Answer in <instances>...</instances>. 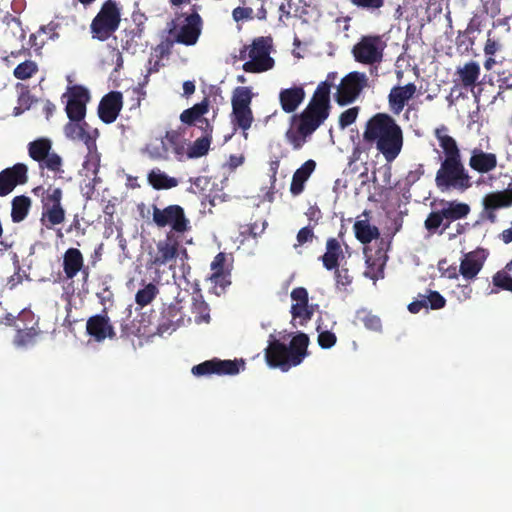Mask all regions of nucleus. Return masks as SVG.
<instances>
[{
	"mask_svg": "<svg viewBox=\"0 0 512 512\" xmlns=\"http://www.w3.org/2000/svg\"><path fill=\"white\" fill-rule=\"evenodd\" d=\"M252 99L253 93L250 87L238 86L232 94V108H251Z\"/></svg>",
	"mask_w": 512,
	"mask_h": 512,
	"instance_id": "nucleus-40",
	"label": "nucleus"
},
{
	"mask_svg": "<svg viewBox=\"0 0 512 512\" xmlns=\"http://www.w3.org/2000/svg\"><path fill=\"white\" fill-rule=\"evenodd\" d=\"M229 277L230 274L228 272H213L210 276V280L215 286L225 289L231 283Z\"/></svg>",
	"mask_w": 512,
	"mask_h": 512,
	"instance_id": "nucleus-59",
	"label": "nucleus"
},
{
	"mask_svg": "<svg viewBox=\"0 0 512 512\" xmlns=\"http://www.w3.org/2000/svg\"><path fill=\"white\" fill-rule=\"evenodd\" d=\"M331 87L332 83L328 80L320 82L305 109L291 116V126L286 130L284 136L293 150L302 149L308 138L329 117Z\"/></svg>",
	"mask_w": 512,
	"mask_h": 512,
	"instance_id": "nucleus-1",
	"label": "nucleus"
},
{
	"mask_svg": "<svg viewBox=\"0 0 512 512\" xmlns=\"http://www.w3.org/2000/svg\"><path fill=\"white\" fill-rule=\"evenodd\" d=\"M475 43V39L469 37L466 32L459 31L456 37V46L462 53L469 52Z\"/></svg>",
	"mask_w": 512,
	"mask_h": 512,
	"instance_id": "nucleus-49",
	"label": "nucleus"
},
{
	"mask_svg": "<svg viewBox=\"0 0 512 512\" xmlns=\"http://www.w3.org/2000/svg\"><path fill=\"white\" fill-rule=\"evenodd\" d=\"M485 262V256L483 251L475 250L464 255L460 267L459 273L462 277L471 281L476 278L478 273L481 271Z\"/></svg>",
	"mask_w": 512,
	"mask_h": 512,
	"instance_id": "nucleus-27",
	"label": "nucleus"
},
{
	"mask_svg": "<svg viewBox=\"0 0 512 512\" xmlns=\"http://www.w3.org/2000/svg\"><path fill=\"white\" fill-rule=\"evenodd\" d=\"M225 262H226V256L224 253L220 252L218 253L212 263H211V270L213 272H226L225 269H224V266H225Z\"/></svg>",
	"mask_w": 512,
	"mask_h": 512,
	"instance_id": "nucleus-63",
	"label": "nucleus"
},
{
	"mask_svg": "<svg viewBox=\"0 0 512 512\" xmlns=\"http://www.w3.org/2000/svg\"><path fill=\"white\" fill-rule=\"evenodd\" d=\"M344 253L340 242L334 238H328L326 241V251L320 257L323 266L331 271L339 267L340 260L344 259Z\"/></svg>",
	"mask_w": 512,
	"mask_h": 512,
	"instance_id": "nucleus-30",
	"label": "nucleus"
},
{
	"mask_svg": "<svg viewBox=\"0 0 512 512\" xmlns=\"http://www.w3.org/2000/svg\"><path fill=\"white\" fill-rule=\"evenodd\" d=\"M202 30L201 16L194 12L185 18V24L177 32L174 41L186 46H193L197 43Z\"/></svg>",
	"mask_w": 512,
	"mask_h": 512,
	"instance_id": "nucleus-21",
	"label": "nucleus"
},
{
	"mask_svg": "<svg viewBox=\"0 0 512 512\" xmlns=\"http://www.w3.org/2000/svg\"><path fill=\"white\" fill-rule=\"evenodd\" d=\"M143 152L152 160H168L173 155L181 161L185 156V140L178 131L170 130L158 144H147Z\"/></svg>",
	"mask_w": 512,
	"mask_h": 512,
	"instance_id": "nucleus-9",
	"label": "nucleus"
},
{
	"mask_svg": "<svg viewBox=\"0 0 512 512\" xmlns=\"http://www.w3.org/2000/svg\"><path fill=\"white\" fill-rule=\"evenodd\" d=\"M484 209L488 213V219L495 222V210L508 208L512 206V189L508 188L502 191L487 194L483 200Z\"/></svg>",
	"mask_w": 512,
	"mask_h": 512,
	"instance_id": "nucleus-26",
	"label": "nucleus"
},
{
	"mask_svg": "<svg viewBox=\"0 0 512 512\" xmlns=\"http://www.w3.org/2000/svg\"><path fill=\"white\" fill-rule=\"evenodd\" d=\"M96 296L102 305H105L106 302H110L113 299V293L108 286H105L101 291L97 292Z\"/></svg>",
	"mask_w": 512,
	"mask_h": 512,
	"instance_id": "nucleus-64",
	"label": "nucleus"
},
{
	"mask_svg": "<svg viewBox=\"0 0 512 512\" xmlns=\"http://www.w3.org/2000/svg\"><path fill=\"white\" fill-rule=\"evenodd\" d=\"M498 159L495 153L483 151L481 148L471 150L469 167L483 175L492 172L497 167Z\"/></svg>",
	"mask_w": 512,
	"mask_h": 512,
	"instance_id": "nucleus-24",
	"label": "nucleus"
},
{
	"mask_svg": "<svg viewBox=\"0 0 512 512\" xmlns=\"http://www.w3.org/2000/svg\"><path fill=\"white\" fill-rule=\"evenodd\" d=\"M447 132L448 128L445 125L436 128L434 132L444 154L436 172L435 184L441 192L451 190L464 192L472 187L471 176L462 162L461 151L456 140Z\"/></svg>",
	"mask_w": 512,
	"mask_h": 512,
	"instance_id": "nucleus-2",
	"label": "nucleus"
},
{
	"mask_svg": "<svg viewBox=\"0 0 512 512\" xmlns=\"http://www.w3.org/2000/svg\"><path fill=\"white\" fill-rule=\"evenodd\" d=\"M149 184L156 190L171 189L178 185V180L168 176L159 169L151 170L148 174Z\"/></svg>",
	"mask_w": 512,
	"mask_h": 512,
	"instance_id": "nucleus-37",
	"label": "nucleus"
},
{
	"mask_svg": "<svg viewBox=\"0 0 512 512\" xmlns=\"http://www.w3.org/2000/svg\"><path fill=\"white\" fill-rule=\"evenodd\" d=\"M134 26L126 28L121 37V47L130 54H135L142 47V36L144 32L145 16L142 13H133Z\"/></svg>",
	"mask_w": 512,
	"mask_h": 512,
	"instance_id": "nucleus-19",
	"label": "nucleus"
},
{
	"mask_svg": "<svg viewBox=\"0 0 512 512\" xmlns=\"http://www.w3.org/2000/svg\"><path fill=\"white\" fill-rule=\"evenodd\" d=\"M158 293V287L153 283H148L144 288L137 291L135 302L140 307H145L155 299Z\"/></svg>",
	"mask_w": 512,
	"mask_h": 512,
	"instance_id": "nucleus-43",
	"label": "nucleus"
},
{
	"mask_svg": "<svg viewBox=\"0 0 512 512\" xmlns=\"http://www.w3.org/2000/svg\"><path fill=\"white\" fill-rule=\"evenodd\" d=\"M309 337L299 332L290 340L289 345L269 335L268 345L264 350V357L270 368H278L282 372L300 365L308 355Z\"/></svg>",
	"mask_w": 512,
	"mask_h": 512,
	"instance_id": "nucleus-4",
	"label": "nucleus"
},
{
	"mask_svg": "<svg viewBox=\"0 0 512 512\" xmlns=\"http://www.w3.org/2000/svg\"><path fill=\"white\" fill-rule=\"evenodd\" d=\"M31 200L25 195L16 196L12 200L11 218L15 223L23 221L30 209Z\"/></svg>",
	"mask_w": 512,
	"mask_h": 512,
	"instance_id": "nucleus-39",
	"label": "nucleus"
},
{
	"mask_svg": "<svg viewBox=\"0 0 512 512\" xmlns=\"http://www.w3.org/2000/svg\"><path fill=\"white\" fill-rule=\"evenodd\" d=\"M444 217L441 214V210L432 211L424 222L425 228L429 232H436L437 229L442 225L444 227Z\"/></svg>",
	"mask_w": 512,
	"mask_h": 512,
	"instance_id": "nucleus-48",
	"label": "nucleus"
},
{
	"mask_svg": "<svg viewBox=\"0 0 512 512\" xmlns=\"http://www.w3.org/2000/svg\"><path fill=\"white\" fill-rule=\"evenodd\" d=\"M40 192L42 193L43 209L40 221L47 229H52L65 220V210L61 204L63 192L61 188L51 185L46 190L42 186L33 189L35 195H39Z\"/></svg>",
	"mask_w": 512,
	"mask_h": 512,
	"instance_id": "nucleus-6",
	"label": "nucleus"
},
{
	"mask_svg": "<svg viewBox=\"0 0 512 512\" xmlns=\"http://www.w3.org/2000/svg\"><path fill=\"white\" fill-rule=\"evenodd\" d=\"M498 96L502 94L504 90L512 89V71H499L498 72Z\"/></svg>",
	"mask_w": 512,
	"mask_h": 512,
	"instance_id": "nucleus-54",
	"label": "nucleus"
},
{
	"mask_svg": "<svg viewBox=\"0 0 512 512\" xmlns=\"http://www.w3.org/2000/svg\"><path fill=\"white\" fill-rule=\"evenodd\" d=\"M358 318L367 329L375 332L381 331L382 323L381 319L377 315L363 311L358 315Z\"/></svg>",
	"mask_w": 512,
	"mask_h": 512,
	"instance_id": "nucleus-47",
	"label": "nucleus"
},
{
	"mask_svg": "<svg viewBox=\"0 0 512 512\" xmlns=\"http://www.w3.org/2000/svg\"><path fill=\"white\" fill-rule=\"evenodd\" d=\"M315 168L316 162L312 159H309L294 172L290 185V192L294 196L303 192L305 182L309 179Z\"/></svg>",
	"mask_w": 512,
	"mask_h": 512,
	"instance_id": "nucleus-31",
	"label": "nucleus"
},
{
	"mask_svg": "<svg viewBox=\"0 0 512 512\" xmlns=\"http://www.w3.org/2000/svg\"><path fill=\"white\" fill-rule=\"evenodd\" d=\"M28 155L38 162L41 173L45 169L57 173H63V160L59 154L52 151V141L49 138L41 137L31 141L28 146Z\"/></svg>",
	"mask_w": 512,
	"mask_h": 512,
	"instance_id": "nucleus-10",
	"label": "nucleus"
},
{
	"mask_svg": "<svg viewBox=\"0 0 512 512\" xmlns=\"http://www.w3.org/2000/svg\"><path fill=\"white\" fill-rule=\"evenodd\" d=\"M273 49V39L270 36L254 38L249 45V61L243 64V70L247 73H262L271 70L275 61L270 56Z\"/></svg>",
	"mask_w": 512,
	"mask_h": 512,
	"instance_id": "nucleus-7",
	"label": "nucleus"
},
{
	"mask_svg": "<svg viewBox=\"0 0 512 512\" xmlns=\"http://www.w3.org/2000/svg\"><path fill=\"white\" fill-rule=\"evenodd\" d=\"M203 135L197 138L187 149L185 154L188 158H200L206 155L210 149L212 142V133L209 131H202Z\"/></svg>",
	"mask_w": 512,
	"mask_h": 512,
	"instance_id": "nucleus-36",
	"label": "nucleus"
},
{
	"mask_svg": "<svg viewBox=\"0 0 512 512\" xmlns=\"http://www.w3.org/2000/svg\"><path fill=\"white\" fill-rule=\"evenodd\" d=\"M291 314L293 318H301L305 321H308L313 316V311L309 309L308 304L307 305H301V304H293L291 307Z\"/></svg>",
	"mask_w": 512,
	"mask_h": 512,
	"instance_id": "nucleus-52",
	"label": "nucleus"
},
{
	"mask_svg": "<svg viewBox=\"0 0 512 512\" xmlns=\"http://www.w3.org/2000/svg\"><path fill=\"white\" fill-rule=\"evenodd\" d=\"M452 293L459 302H465L471 299L473 289L469 283L458 284Z\"/></svg>",
	"mask_w": 512,
	"mask_h": 512,
	"instance_id": "nucleus-51",
	"label": "nucleus"
},
{
	"mask_svg": "<svg viewBox=\"0 0 512 512\" xmlns=\"http://www.w3.org/2000/svg\"><path fill=\"white\" fill-rule=\"evenodd\" d=\"M446 305V299L438 292L427 289L424 294H419L418 298L408 305V310L413 313H419L423 308L439 310Z\"/></svg>",
	"mask_w": 512,
	"mask_h": 512,
	"instance_id": "nucleus-25",
	"label": "nucleus"
},
{
	"mask_svg": "<svg viewBox=\"0 0 512 512\" xmlns=\"http://www.w3.org/2000/svg\"><path fill=\"white\" fill-rule=\"evenodd\" d=\"M86 333L95 342L101 343L106 339L116 338V331L108 316L106 308L100 314H95L87 319Z\"/></svg>",
	"mask_w": 512,
	"mask_h": 512,
	"instance_id": "nucleus-14",
	"label": "nucleus"
},
{
	"mask_svg": "<svg viewBox=\"0 0 512 512\" xmlns=\"http://www.w3.org/2000/svg\"><path fill=\"white\" fill-rule=\"evenodd\" d=\"M354 6L366 9V10H377L383 7L384 0H349Z\"/></svg>",
	"mask_w": 512,
	"mask_h": 512,
	"instance_id": "nucleus-57",
	"label": "nucleus"
},
{
	"mask_svg": "<svg viewBox=\"0 0 512 512\" xmlns=\"http://www.w3.org/2000/svg\"><path fill=\"white\" fill-rule=\"evenodd\" d=\"M365 262L367 268L364 272L365 277L371 280H378L384 277V267L386 264V256L379 249L376 251L375 257L368 255L367 250L364 251Z\"/></svg>",
	"mask_w": 512,
	"mask_h": 512,
	"instance_id": "nucleus-32",
	"label": "nucleus"
},
{
	"mask_svg": "<svg viewBox=\"0 0 512 512\" xmlns=\"http://www.w3.org/2000/svg\"><path fill=\"white\" fill-rule=\"evenodd\" d=\"M180 240L174 233H167L165 238L156 243V249L150 252L149 266L159 269L162 266L172 267L179 254Z\"/></svg>",
	"mask_w": 512,
	"mask_h": 512,
	"instance_id": "nucleus-12",
	"label": "nucleus"
},
{
	"mask_svg": "<svg viewBox=\"0 0 512 512\" xmlns=\"http://www.w3.org/2000/svg\"><path fill=\"white\" fill-rule=\"evenodd\" d=\"M153 222L159 228L169 227L168 233H174L179 238L191 230L190 220L186 217L184 209L177 204L159 208L153 205Z\"/></svg>",
	"mask_w": 512,
	"mask_h": 512,
	"instance_id": "nucleus-8",
	"label": "nucleus"
},
{
	"mask_svg": "<svg viewBox=\"0 0 512 512\" xmlns=\"http://www.w3.org/2000/svg\"><path fill=\"white\" fill-rule=\"evenodd\" d=\"M353 228L356 238L362 244L370 243L373 239L378 238L380 234L378 228L370 225L366 220L356 221Z\"/></svg>",
	"mask_w": 512,
	"mask_h": 512,
	"instance_id": "nucleus-38",
	"label": "nucleus"
},
{
	"mask_svg": "<svg viewBox=\"0 0 512 512\" xmlns=\"http://www.w3.org/2000/svg\"><path fill=\"white\" fill-rule=\"evenodd\" d=\"M123 106V96L119 91H111L100 100L98 116L106 124L113 123Z\"/></svg>",
	"mask_w": 512,
	"mask_h": 512,
	"instance_id": "nucleus-22",
	"label": "nucleus"
},
{
	"mask_svg": "<svg viewBox=\"0 0 512 512\" xmlns=\"http://www.w3.org/2000/svg\"><path fill=\"white\" fill-rule=\"evenodd\" d=\"M174 39L166 38L165 40L161 41L155 48L154 52L156 56L161 59L165 56H168L171 53V50L173 48Z\"/></svg>",
	"mask_w": 512,
	"mask_h": 512,
	"instance_id": "nucleus-56",
	"label": "nucleus"
},
{
	"mask_svg": "<svg viewBox=\"0 0 512 512\" xmlns=\"http://www.w3.org/2000/svg\"><path fill=\"white\" fill-rule=\"evenodd\" d=\"M494 286L512 292V259L493 276Z\"/></svg>",
	"mask_w": 512,
	"mask_h": 512,
	"instance_id": "nucleus-41",
	"label": "nucleus"
},
{
	"mask_svg": "<svg viewBox=\"0 0 512 512\" xmlns=\"http://www.w3.org/2000/svg\"><path fill=\"white\" fill-rule=\"evenodd\" d=\"M63 271L66 279H74L81 273L82 280L86 283L89 279V267L84 264L82 252L77 248H68L63 255Z\"/></svg>",
	"mask_w": 512,
	"mask_h": 512,
	"instance_id": "nucleus-20",
	"label": "nucleus"
},
{
	"mask_svg": "<svg viewBox=\"0 0 512 512\" xmlns=\"http://www.w3.org/2000/svg\"><path fill=\"white\" fill-rule=\"evenodd\" d=\"M291 298L296 302L295 304H308V292L304 287L294 288L291 292Z\"/></svg>",
	"mask_w": 512,
	"mask_h": 512,
	"instance_id": "nucleus-61",
	"label": "nucleus"
},
{
	"mask_svg": "<svg viewBox=\"0 0 512 512\" xmlns=\"http://www.w3.org/2000/svg\"><path fill=\"white\" fill-rule=\"evenodd\" d=\"M416 85L408 83L404 86H394L388 95V104L390 111L394 115H399L406 103L412 99L416 93Z\"/></svg>",
	"mask_w": 512,
	"mask_h": 512,
	"instance_id": "nucleus-23",
	"label": "nucleus"
},
{
	"mask_svg": "<svg viewBox=\"0 0 512 512\" xmlns=\"http://www.w3.org/2000/svg\"><path fill=\"white\" fill-rule=\"evenodd\" d=\"M386 42L381 35H365L353 46L352 54L356 62L365 65L379 64L383 60Z\"/></svg>",
	"mask_w": 512,
	"mask_h": 512,
	"instance_id": "nucleus-11",
	"label": "nucleus"
},
{
	"mask_svg": "<svg viewBox=\"0 0 512 512\" xmlns=\"http://www.w3.org/2000/svg\"><path fill=\"white\" fill-rule=\"evenodd\" d=\"M121 11L115 0H106L90 24L92 38L108 40L119 28Z\"/></svg>",
	"mask_w": 512,
	"mask_h": 512,
	"instance_id": "nucleus-5",
	"label": "nucleus"
},
{
	"mask_svg": "<svg viewBox=\"0 0 512 512\" xmlns=\"http://www.w3.org/2000/svg\"><path fill=\"white\" fill-rule=\"evenodd\" d=\"M232 17L234 21H244L253 19V9L250 7H236L232 11Z\"/></svg>",
	"mask_w": 512,
	"mask_h": 512,
	"instance_id": "nucleus-58",
	"label": "nucleus"
},
{
	"mask_svg": "<svg viewBox=\"0 0 512 512\" xmlns=\"http://www.w3.org/2000/svg\"><path fill=\"white\" fill-rule=\"evenodd\" d=\"M210 309L201 294L193 296L192 313L197 323H208L210 321Z\"/></svg>",
	"mask_w": 512,
	"mask_h": 512,
	"instance_id": "nucleus-42",
	"label": "nucleus"
},
{
	"mask_svg": "<svg viewBox=\"0 0 512 512\" xmlns=\"http://www.w3.org/2000/svg\"><path fill=\"white\" fill-rule=\"evenodd\" d=\"M363 141L392 163L400 155L404 145V134L401 126L388 113L378 112L370 117L364 126Z\"/></svg>",
	"mask_w": 512,
	"mask_h": 512,
	"instance_id": "nucleus-3",
	"label": "nucleus"
},
{
	"mask_svg": "<svg viewBox=\"0 0 512 512\" xmlns=\"http://www.w3.org/2000/svg\"><path fill=\"white\" fill-rule=\"evenodd\" d=\"M266 227L267 221L265 219H256L254 222L242 225L240 227V235L243 238H256L265 231Z\"/></svg>",
	"mask_w": 512,
	"mask_h": 512,
	"instance_id": "nucleus-44",
	"label": "nucleus"
},
{
	"mask_svg": "<svg viewBox=\"0 0 512 512\" xmlns=\"http://www.w3.org/2000/svg\"><path fill=\"white\" fill-rule=\"evenodd\" d=\"M440 205L442 206L441 214L445 220L442 231H445L452 222L466 218L471 211L468 204L456 200H441Z\"/></svg>",
	"mask_w": 512,
	"mask_h": 512,
	"instance_id": "nucleus-29",
	"label": "nucleus"
},
{
	"mask_svg": "<svg viewBox=\"0 0 512 512\" xmlns=\"http://www.w3.org/2000/svg\"><path fill=\"white\" fill-rule=\"evenodd\" d=\"M240 371L237 360H221L213 358L192 367V374L196 377L216 375H236Z\"/></svg>",
	"mask_w": 512,
	"mask_h": 512,
	"instance_id": "nucleus-16",
	"label": "nucleus"
},
{
	"mask_svg": "<svg viewBox=\"0 0 512 512\" xmlns=\"http://www.w3.org/2000/svg\"><path fill=\"white\" fill-rule=\"evenodd\" d=\"M480 72L481 69L479 64L475 61H470L464 64L463 67H459L457 69L456 75L458 76V79L464 88L472 89L478 82Z\"/></svg>",
	"mask_w": 512,
	"mask_h": 512,
	"instance_id": "nucleus-34",
	"label": "nucleus"
},
{
	"mask_svg": "<svg viewBox=\"0 0 512 512\" xmlns=\"http://www.w3.org/2000/svg\"><path fill=\"white\" fill-rule=\"evenodd\" d=\"M210 100L205 97L201 102L185 109L180 114V121L188 126H195L201 131L213 132V125L205 115L209 112Z\"/></svg>",
	"mask_w": 512,
	"mask_h": 512,
	"instance_id": "nucleus-17",
	"label": "nucleus"
},
{
	"mask_svg": "<svg viewBox=\"0 0 512 512\" xmlns=\"http://www.w3.org/2000/svg\"><path fill=\"white\" fill-rule=\"evenodd\" d=\"M334 274L337 284L347 286L352 283V277L349 275V271L347 268L339 269L338 267L334 269Z\"/></svg>",
	"mask_w": 512,
	"mask_h": 512,
	"instance_id": "nucleus-62",
	"label": "nucleus"
},
{
	"mask_svg": "<svg viewBox=\"0 0 512 512\" xmlns=\"http://www.w3.org/2000/svg\"><path fill=\"white\" fill-rule=\"evenodd\" d=\"M39 331L35 327L19 329L15 335L14 343L18 347H25L34 344Z\"/></svg>",
	"mask_w": 512,
	"mask_h": 512,
	"instance_id": "nucleus-46",
	"label": "nucleus"
},
{
	"mask_svg": "<svg viewBox=\"0 0 512 512\" xmlns=\"http://www.w3.org/2000/svg\"><path fill=\"white\" fill-rule=\"evenodd\" d=\"M315 237L313 228L310 226H305L301 228L296 236L297 243L294 245V248L302 246L308 242H312Z\"/></svg>",
	"mask_w": 512,
	"mask_h": 512,
	"instance_id": "nucleus-53",
	"label": "nucleus"
},
{
	"mask_svg": "<svg viewBox=\"0 0 512 512\" xmlns=\"http://www.w3.org/2000/svg\"><path fill=\"white\" fill-rule=\"evenodd\" d=\"M28 168L23 163H16L12 167L0 172V197L10 194L16 186L28 181Z\"/></svg>",
	"mask_w": 512,
	"mask_h": 512,
	"instance_id": "nucleus-18",
	"label": "nucleus"
},
{
	"mask_svg": "<svg viewBox=\"0 0 512 512\" xmlns=\"http://www.w3.org/2000/svg\"><path fill=\"white\" fill-rule=\"evenodd\" d=\"M337 337L331 331H321L318 335V344L323 349H329L336 344Z\"/></svg>",
	"mask_w": 512,
	"mask_h": 512,
	"instance_id": "nucleus-55",
	"label": "nucleus"
},
{
	"mask_svg": "<svg viewBox=\"0 0 512 512\" xmlns=\"http://www.w3.org/2000/svg\"><path fill=\"white\" fill-rule=\"evenodd\" d=\"M231 124L233 130L241 129L244 137H247V130H249L254 121V116L251 108H232L230 114Z\"/></svg>",
	"mask_w": 512,
	"mask_h": 512,
	"instance_id": "nucleus-35",
	"label": "nucleus"
},
{
	"mask_svg": "<svg viewBox=\"0 0 512 512\" xmlns=\"http://www.w3.org/2000/svg\"><path fill=\"white\" fill-rule=\"evenodd\" d=\"M424 165L418 164L414 170L407 173L405 177V183L408 186L415 184L424 175Z\"/></svg>",
	"mask_w": 512,
	"mask_h": 512,
	"instance_id": "nucleus-60",
	"label": "nucleus"
},
{
	"mask_svg": "<svg viewBox=\"0 0 512 512\" xmlns=\"http://www.w3.org/2000/svg\"><path fill=\"white\" fill-rule=\"evenodd\" d=\"M306 96L304 87L294 85L290 88L281 89L279 92V103L285 113H294L302 104Z\"/></svg>",
	"mask_w": 512,
	"mask_h": 512,
	"instance_id": "nucleus-28",
	"label": "nucleus"
},
{
	"mask_svg": "<svg viewBox=\"0 0 512 512\" xmlns=\"http://www.w3.org/2000/svg\"><path fill=\"white\" fill-rule=\"evenodd\" d=\"M88 123L70 121L64 127L65 135L71 140L84 142L88 147L95 144V137L88 131Z\"/></svg>",
	"mask_w": 512,
	"mask_h": 512,
	"instance_id": "nucleus-33",
	"label": "nucleus"
},
{
	"mask_svg": "<svg viewBox=\"0 0 512 512\" xmlns=\"http://www.w3.org/2000/svg\"><path fill=\"white\" fill-rule=\"evenodd\" d=\"M367 81L368 78L364 73L351 72L346 75L338 86L336 102L340 106L354 102L361 91L367 86Z\"/></svg>",
	"mask_w": 512,
	"mask_h": 512,
	"instance_id": "nucleus-13",
	"label": "nucleus"
},
{
	"mask_svg": "<svg viewBox=\"0 0 512 512\" xmlns=\"http://www.w3.org/2000/svg\"><path fill=\"white\" fill-rule=\"evenodd\" d=\"M359 110V107H352L342 112L339 116V126L346 128L353 124L357 119Z\"/></svg>",
	"mask_w": 512,
	"mask_h": 512,
	"instance_id": "nucleus-50",
	"label": "nucleus"
},
{
	"mask_svg": "<svg viewBox=\"0 0 512 512\" xmlns=\"http://www.w3.org/2000/svg\"><path fill=\"white\" fill-rule=\"evenodd\" d=\"M37 72V64L32 60H26L15 67L13 75L16 79L26 80L31 78Z\"/></svg>",
	"mask_w": 512,
	"mask_h": 512,
	"instance_id": "nucleus-45",
	"label": "nucleus"
},
{
	"mask_svg": "<svg viewBox=\"0 0 512 512\" xmlns=\"http://www.w3.org/2000/svg\"><path fill=\"white\" fill-rule=\"evenodd\" d=\"M65 111L70 121L81 122L86 115V105L90 100L88 89L74 85L68 89Z\"/></svg>",
	"mask_w": 512,
	"mask_h": 512,
	"instance_id": "nucleus-15",
	"label": "nucleus"
}]
</instances>
